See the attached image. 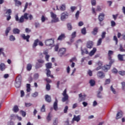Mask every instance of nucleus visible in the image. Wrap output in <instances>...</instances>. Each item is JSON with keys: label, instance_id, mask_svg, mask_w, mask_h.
Returning <instances> with one entry per match:
<instances>
[{"label": "nucleus", "instance_id": "nucleus-63", "mask_svg": "<svg viewBox=\"0 0 125 125\" xmlns=\"http://www.w3.org/2000/svg\"><path fill=\"white\" fill-rule=\"evenodd\" d=\"M110 82H111V81L109 79H106L105 82V84H109V83H110Z\"/></svg>", "mask_w": 125, "mask_h": 125}, {"label": "nucleus", "instance_id": "nucleus-28", "mask_svg": "<svg viewBox=\"0 0 125 125\" xmlns=\"http://www.w3.org/2000/svg\"><path fill=\"white\" fill-rule=\"evenodd\" d=\"M96 52V48H93V50H91L89 54V55L90 56H92L93 55H94V54Z\"/></svg>", "mask_w": 125, "mask_h": 125}, {"label": "nucleus", "instance_id": "nucleus-16", "mask_svg": "<svg viewBox=\"0 0 125 125\" xmlns=\"http://www.w3.org/2000/svg\"><path fill=\"white\" fill-rule=\"evenodd\" d=\"M103 90V87L102 86H101L99 89V91L98 92L97 94V97L98 98H102V96L100 95L101 94V91Z\"/></svg>", "mask_w": 125, "mask_h": 125}, {"label": "nucleus", "instance_id": "nucleus-61", "mask_svg": "<svg viewBox=\"0 0 125 125\" xmlns=\"http://www.w3.org/2000/svg\"><path fill=\"white\" fill-rule=\"evenodd\" d=\"M112 73H113V74H117L118 73V70H117V69L114 68L112 69Z\"/></svg>", "mask_w": 125, "mask_h": 125}, {"label": "nucleus", "instance_id": "nucleus-35", "mask_svg": "<svg viewBox=\"0 0 125 125\" xmlns=\"http://www.w3.org/2000/svg\"><path fill=\"white\" fill-rule=\"evenodd\" d=\"M51 114L50 113H49L48 114V116L46 117V120L48 122V123H49V122H50V121H51Z\"/></svg>", "mask_w": 125, "mask_h": 125}, {"label": "nucleus", "instance_id": "nucleus-57", "mask_svg": "<svg viewBox=\"0 0 125 125\" xmlns=\"http://www.w3.org/2000/svg\"><path fill=\"white\" fill-rule=\"evenodd\" d=\"M21 113L22 117H26V112H25L23 110H21Z\"/></svg>", "mask_w": 125, "mask_h": 125}, {"label": "nucleus", "instance_id": "nucleus-26", "mask_svg": "<svg viewBox=\"0 0 125 125\" xmlns=\"http://www.w3.org/2000/svg\"><path fill=\"white\" fill-rule=\"evenodd\" d=\"M124 56H125V55L118 54L117 56L118 60L119 61H124Z\"/></svg>", "mask_w": 125, "mask_h": 125}, {"label": "nucleus", "instance_id": "nucleus-38", "mask_svg": "<svg viewBox=\"0 0 125 125\" xmlns=\"http://www.w3.org/2000/svg\"><path fill=\"white\" fill-rule=\"evenodd\" d=\"M10 30H11V27H8L6 28L5 31V35L6 36H8V33L10 31Z\"/></svg>", "mask_w": 125, "mask_h": 125}, {"label": "nucleus", "instance_id": "nucleus-15", "mask_svg": "<svg viewBox=\"0 0 125 125\" xmlns=\"http://www.w3.org/2000/svg\"><path fill=\"white\" fill-rule=\"evenodd\" d=\"M66 39V36L65 35V34L62 33L58 38V41H62L63 40H65Z\"/></svg>", "mask_w": 125, "mask_h": 125}, {"label": "nucleus", "instance_id": "nucleus-32", "mask_svg": "<svg viewBox=\"0 0 125 125\" xmlns=\"http://www.w3.org/2000/svg\"><path fill=\"white\" fill-rule=\"evenodd\" d=\"M13 32L14 34H20V30H19L18 28H14L13 30Z\"/></svg>", "mask_w": 125, "mask_h": 125}, {"label": "nucleus", "instance_id": "nucleus-49", "mask_svg": "<svg viewBox=\"0 0 125 125\" xmlns=\"http://www.w3.org/2000/svg\"><path fill=\"white\" fill-rule=\"evenodd\" d=\"M59 49V45L56 44L55 45L54 50L55 51H58V50Z\"/></svg>", "mask_w": 125, "mask_h": 125}, {"label": "nucleus", "instance_id": "nucleus-37", "mask_svg": "<svg viewBox=\"0 0 125 125\" xmlns=\"http://www.w3.org/2000/svg\"><path fill=\"white\" fill-rule=\"evenodd\" d=\"M89 83L91 86H94L95 85V81L93 80H90Z\"/></svg>", "mask_w": 125, "mask_h": 125}, {"label": "nucleus", "instance_id": "nucleus-30", "mask_svg": "<svg viewBox=\"0 0 125 125\" xmlns=\"http://www.w3.org/2000/svg\"><path fill=\"white\" fill-rule=\"evenodd\" d=\"M16 82L21 83L22 82V77L21 75H19L16 79Z\"/></svg>", "mask_w": 125, "mask_h": 125}, {"label": "nucleus", "instance_id": "nucleus-9", "mask_svg": "<svg viewBox=\"0 0 125 125\" xmlns=\"http://www.w3.org/2000/svg\"><path fill=\"white\" fill-rule=\"evenodd\" d=\"M97 76L99 79H103L104 78H105V74L102 71L98 72Z\"/></svg>", "mask_w": 125, "mask_h": 125}, {"label": "nucleus", "instance_id": "nucleus-40", "mask_svg": "<svg viewBox=\"0 0 125 125\" xmlns=\"http://www.w3.org/2000/svg\"><path fill=\"white\" fill-rule=\"evenodd\" d=\"M46 71H47L46 76L48 78H49V76L51 75V71L49 69H46Z\"/></svg>", "mask_w": 125, "mask_h": 125}, {"label": "nucleus", "instance_id": "nucleus-64", "mask_svg": "<svg viewBox=\"0 0 125 125\" xmlns=\"http://www.w3.org/2000/svg\"><path fill=\"white\" fill-rule=\"evenodd\" d=\"M121 83L122 85V89L124 90V89L125 88V82H123Z\"/></svg>", "mask_w": 125, "mask_h": 125}, {"label": "nucleus", "instance_id": "nucleus-48", "mask_svg": "<svg viewBox=\"0 0 125 125\" xmlns=\"http://www.w3.org/2000/svg\"><path fill=\"white\" fill-rule=\"evenodd\" d=\"M77 61V58L76 57L72 58L71 60H70V63L73 62H76Z\"/></svg>", "mask_w": 125, "mask_h": 125}, {"label": "nucleus", "instance_id": "nucleus-42", "mask_svg": "<svg viewBox=\"0 0 125 125\" xmlns=\"http://www.w3.org/2000/svg\"><path fill=\"white\" fill-rule=\"evenodd\" d=\"M67 29L69 30V31H71L72 29H73V27H72V24L70 23H67Z\"/></svg>", "mask_w": 125, "mask_h": 125}, {"label": "nucleus", "instance_id": "nucleus-13", "mask_svg": "<svg viewBox=\"0 0 125 125\" xmlns=\"http://www.w3.org/2000/svg\"><path fill=\"white\" fill-rule=\"evenodd\" d=\"M93 46V42L92 41H88L86 43V47L87 48H92Z\"/></svg>", "mask_w": 125, "mask_h": 125}, {"label": "nucleus", "instance_id": "nucleus-46", "mask_svg": "<svg viewBox=\"0 0 125 125\" xmlns=\"http://www.w3.org/2000/svg\"><path fill=\"white\" fill-rule=\"evenodd\" d=\"M110 89L111 91H112L113 93H114V94H116V90L115 89V88L113 87V85H111L110 86Z\"/></svg>", "mask_w": 125, "mask_h": 125}, {"label": "nucleus", "instance_id": "nucleus-34", "mask_svg": "<svg viewBox=\"0 0 125 125\" xmlns=\"http://www.w3.org/2000/svg\"><path fill=\"white\" fill-rule=\"evenodd\" d=\"M15 85L17 88H19L20 86H21V83L20 82H18L17 81H16Z\"/></svg>", "mask_w": 125, "mask_h": 125}, {"label": "nucleus", "instance_id": "nucleus-1", "mask_svg": "<svg viewBox=\"0 0 125 125\" xmlns=\"http://www.w3.org/2000/svg\"><path fill=\"white\" fill-rule=\"evenodd\" d=\"M62 94L63 96L62 99V102H66L69 100V96L67 94V89H65Z\"/></svg>", "mask_w": 125, "mask_h": 125}, {"label": "nucleus", "instance_id": "nucleus-39", "mask_svg": "<svg viewBox=\"0 0 125 125\" xmlns=\"http://www.w3.org/2000/svg\"><path fill=\"white\" fill-rule=\"evenodd\" d=\"M81 33L82 35H85L86 34V29L85 27H83L81 30Z\"/></svg>", "mask_w": 125, "mask_h": 125}, {"label": "nucleus", "instance_id": "nucleus-20", "mask_svg": "<svg viewBox=\"0 0 125 125\" xmlns=\"http://www.w3.org/2000/svg\"><path fill=\"white\" fill-rule=\"evenodd\" d=\"M21 37L23 39V40H26V42H29V39H30V35H26L25 34H22Z\"/></svg>", "mask_w": 125, "mask_h": 125}, {"label": "nucleus", "instance_id": "nucleus-44", "mask_svg": "<svg viewBox=\"0 0 125 125\" xmlns=\"http://www.w3.org/2000/svg\"><path fill=\"white\" fill-rule=\"evenodd\" d=\"M38 62L40 63V64H42V65L44 63V61L42 59H39L37 60Z\"/></svg>", "mask_w": 125, "mask_h": 125}, {"label": "nucleus", "instance_id": "nucleus-36", "mask_svg": "<svg viewBox=\"0 0 125 125\" xmlns=\"http://www.w3.org/2000/svg\"><path fill=\"white\" fill-rule=\"evenodd\" d=\"M26 69L27 71H31L32 70V64H31V63H28L27 65Z\"/></svg>", "mask_w": 125, "mask_h": 125}, {"label": "nucleus", "instance_id": "nucleus-23", "mask_svg": "<svg viewBox=\"0 0 125 125\" xmlns=\"http://www.w3.org/2000/svg\"><path fill=\"white\" fill-rule=\"evenodd\" d=\"M59 9L61 11H65L66 10V5L65 4H62L59 7Z\"/></svg>", "mask_w": 125, "mask_h": 125}, {"label": "nucleus", "instance_id": "nucleus-50", "mask_svg": "<svg viewBox=\"0 0 125 125\" xmlns=\"http://www.w3.org/2000/svg\"><path fill=\"white\" fill-rule=\"evenodd\" d=\"M120 51H121L122 52L125 51V49L123 47V45L120 44V48H119Z\"/></svg>", "mask_w": 125, "mask_h": 125}, {"label": "nucleus", "instance_id": "nucleus-8", "mask_svg": "<svg viewBox=\"0 0 125 125\" xmlns=\"http://www.w3.org/2000/svg\"><path fill=\"white\" fill-rule=\"evenodd\" d=\"M65 53H66V48H62L60 49L59 51V54L61 57H62Z\"/></svg>", "mask_w": 125, "mask_h": 125}, {"label": "nucleus", "instance_id": "nucleus-55", "mask_svg": "<svg viewBox=\"0 0 125 125\" xmlns=\"http://www.w3.org/2000/svg\"><path fill=\"white\" fill-rule=\"evenodd\" d=\"M54 125H58V119L56 118L53 122Z\"/></svg>", "mask_w": 125, "mask_h": 125}, {"label": "nucleus", "instance_id": "nucleus-59", "mask_svg": "<svg viewBox=\"0 0 125 125\" xmlns=\"http://www.w3.org/2000/svg\"><path fill=\"white\" fill-rule=\"evenodd\" d=\"M46 89L47 90H50V84L49 83H47L46 85Z\"/></svg>", "mask_w": 125, "mask_h": 125}, {"label": "nucleus", "instance_id": "nucleus-3", "mask_svg": "<svg viewBox=\"0 0 125 125\" xmlns=\"http://www.w3.org/2000/svg\"><path fill=\"white\" fill-rule=\"evenodd\" d=\"M51 14V17L53 19V20H52V22H54V23H56V22L59 21V19L57 18V16L56 14H54L53 12H50Z\"/></svg>", "mask_w": 125, "mask_h": 125}, {"label": "nucleus", "instance_id": "nucleus-47", "mask_svg": "<svg viewBox=\"0 0 125 125\" xmlns=\"http://www.w3.org/2000/svg\"><path fill=\"white\" fill-rule=\"evenodd\" d=\"M41 112H45V105L43 104L41 109Z\"/></svg>", "mask_w": 125, "mask_h": 125}, {"label": "nucleus", "instance_id": "nucleus-43", "mask_svg": "<svg viewBox=\"0 0 125 125\" xmlns=\"http://www.w3.org/2000/svg\"><path fill=\"white\" fill-rule=\"evenodd\" d=\"M15 18L17 22H18L19 23H22L20 22V19H19V17L18 16V15H16Z\"/></svg>", "mask_w": 125, "mask_h": 125}, {"label": "nucleus", "instance_id": "nucleus-58", "mask_svg": "<svg viewBox=\"0 0 125 125\" xmlns=\"http://www.w3.org/2000/svg\"><path fill=\"white\" fill-rule=\"evenodd\" d=\"M38 95H39V93H38L37 92H36L32 94V97H37V96H38Z\"/></svg>", "mask_w": 125, "mask_h": 125}, {"label": "nucleus", "instance_id": "nucleus-53", "mask_svg": "<svg viewBox=\"0 0 125 125\" xmlns=\"http://www.w3.org/2000/svg\"><path fill=\"white\" fill-rule=\"evenodd\" d=\"M108 60H110V62H109L108 65L110 66V67H111L112 66V64L113 63H114V62H115V61L114 60H112V59H111L110 60V59H108Z\"/></svg>", "mask_w": 125, "mask_h": 125}, {"label": "nucleus", "instance_id": "nucleus-21", "mask_svg": "<svg viewBox=\"0 0 125 125\" xmlns=\"http://www.w3.org/2000/svg\"><path fill=\"white\" fill-rule=\"evenodd\" d=\"M122 117H123V112L120 111L117 114L116 119V120H119V119H121Z\"/></svg>", "mask_w": 125, "mask_h": 125}, {"label": "nucleus", "instance_id": "nucleus-51", "mask_svg": "<svg viewBox=\"0 0 125 125\" xmlns=\"http://www.w3.org/2000/svg\"><path fill=\"white\" fill-rule=\"evenodd\" d=\"M119 75L121 76H125V71H120L118 72Z\"/></svg>", "mask_w": 125, "mask_h": 125}, {"label": "nucleus", "instance_id": "nucleus-12", "mask_svg": "<svg viewBox=\"0 0 125 125\" xmlns=\"http://www.w3.org/2000/svg\"><path fill=\"white\" fill-rule=\"evenodd\" d=\"M43 54H44V55H45V59L46 60V61L48 62V61H49V57H50V56L48 55V52L47 51H44L43 52Z\"/></svg>", "mask_w": 125, "mask_h": 125}, {"label": "nucleus", "instance_id": "nucleus-7", "mask_svg": "<svg viewBox=\"0 0 125 125\" xmlns=\"http://www.w3.org/2000/svg\"><path fill=\"white\" fill-rule=\"evenodd\" d=\"M69 16V15L68 14V13L66 12H63L62 13L61 16V20L62 21H64L65 19H67Z\"/></svg>", "mask_w": 125, "mask_h": 125}, {"label": "nucleus", "instance_id": "nucleus-11", "mask_svg": "<svg viewBox=\"0 0 125 125\" xmlns=\"http://www.w3.org/2000/svg\"><path fill=\"white\" fill-rule=\"evenodd\" d=\"M53 108L55 111H57V110H58V100L56 98L55 99V101L54 102L53 104Z\"/></svg>", "mask_w": 125, "mask_h": 125}, {"label": "nucleus", "instance_id": "nucleus-31", "mask_svg": "<svg viewBox=\"0 0 125 125\" xmlns=\"http://www.w3.org/2000/svg\"><path fill=\"white\" fill-rule=\"evenodd\" d=\"M13 111L14 112V113H17V112L19 111V108H18V106L15 105L13 108Z\"/></svg>", "mask_w": 125, "mask_h": 125}, {"label": "nucleus", "instance_id": "nucleus-56", "mask_svg": "<svg viewBox=\"0 0 125 125\" xmlns=\"http://www.w3.org/2000/svg\"><path fill=\"white\" fill-rule=\"evenodd\" d=\"M102 39H104L105 37H106V32L104 31L102 34Z\"/></svg>", "mask_w": 125, "mask_h": 125}, {"label": "nucleus", "instance_id": "nucleus-33", "mask_svg": "<svg viewBox=\"0 0 125 125\" xmlns=\"http://www.w3.org/2000/svg\"><path fill=\"white\" fill-rule=\"evenodd\" d=\"M42 63H40V62H37L35 68L36 69H39L40 68H42Z\"/></svg>", "mask_w": 125, "mask_h": 125}, {"label": "nucleus", "instance_id": "nucleus-27", "mask_svg": "<svg viewBox=\"0 0 125 125\" xmlns=\"http://www.w3.org/2000/svg\"><path fill=\"white\" fill-rule=\"evenodd\" d=\"M46 69H51L52 68V63L51 62H47L45 64Z\"/></svg>", "mask_w": 125, "mask_h": 125}, {"label": "nucleus", "instance_id": "nucleus-2", "mask_svg": "<svg viewBox=\"0 0 125 125\" xmlns=\"http://www.w3.org/2000/svg\"><path fill=\"white\" fill-rule=\"evenodd\" d=\"M54 44V38L47 39L45 41V44L47 46H51Z\"/></svg>", "mask_w": 125, "mask_h": 125}, {"label": "nucleus", "instance_id": "nucleus-25", "mask_svg": "<svg viewBox=\"0 0 125 125\" xmlns=\"http://www.w3.org/2000/svg\"><path fill=\"white\" fill-rule=\"evenodd\" d=\"M114 54V51L112 50H109L108 52V59L111 60L112 59V55Z\"/></svg>", "mask_w": 125, "mask_h": 125}, {"label": "nucleus", "instance_id": "nucleus-41", "mask_svg": "<svg viewBox=\"0 0 125 125\" xmlns=\"http://www.w3.org/2000/svg\"><path fill=\"white\" fill-rule=\"evenodd\" d=\"M102 38H100L98 42H97V45L98 46H99V45H101V43H102Z\"/></svg>", "mask_w": 125, "mask_h": 125}, {"label": "nucleus", "instance_id": "nucleus-19", "mask_svg": "<svg viewBox=\"0 0 125 125\" xmlns=\"http://www.w3.org/2000/svg\"><path fill=\"white\" fill-rule=\"evenodd\" d=\"M97 33H98V27H96L93 29V31L91 32V34L94 35V36H96Z\"/></svg>", "mask_w": 125, "mask_h": 125}, {"label": "nucleus", "instance_id": "nucleus-24", "mask_svg": "<svg viewBox=\"0 0 125 125\" xmlns=\"http://www.w3.org/2000/svg\"><path fill=\"white\" fill-rule=\"evenodd\" d=\"M110 68H111V66L108 64H106L103 67V69L104 71H105V72H107L108 70H110Z\"/></svg>", "mask_w": 125, "mask_h": 125}, {"label": "nucleus", "instance_id": "nucleus-22", "mask_svg": "<svg viewBox=\"0 0 125 125\" xmlns=\"http://www.w3.org/2000/svg\"><path fill=\"white\" fill-rule=\"evenodd\" d=\"M5 64L2 62L0 64V70L1 71H4L5 70Z\"/></svg>", "mask_w": 125, "mask_h": 125}, {"label": "nucleus", "instance_id": "nucleus-45", "mask_svg": "<svg viewBox=\"0 0 125 125\" xmlns=\"http://www.w3.org/2000/svg\"><path fill=\"white\" fill-rule=\"evenodd\" d=\"M77 34V32L76 31H74L72 34H71V39H75L76 38V35Z\"/></svg>", "mask_w": 125, "mask_h": 125}, {"label": "nucleus", "instance_id": "nucleus-4", "mask_svg": "<svg viewBox=\"0 0 125 125\" xmlns=\"http://www.w3.org/2000/svg\"><path fill=\"white\" fill-rule=\"evenodd\" d=\"M38 43H39V45L40 46H43V43L42 41H39V39H36L35 40L33 44V48H36V47L38 46Z\"/></svg>", "mask_w": 125, "mask_h": 125}, {"label": "nucleus", "instance_id": "nucleus-14", "mask_svg": "<svg viewBox=\"0 0 125 125\" xmlns=\"http://www.w3.org/2000/svg\"><path fill=\"white\" fill-rule=\"evenodd\" d=\"M72 121H73V122H74V121L77 122V123L79 122H80V121H81V116L78 115V116H76V115H74V117H73V119H72Z\"/></svg>", "mask_w": 125, "mask_h": 125}, {"label": "nucleus", "instance_id": "nucleus-5", "mask_svg": "<svg viewBox=\"0 0 125 125\" xmlns=\"http://www.w3.org/2000/svg\"><path fill=\"white\" fill-rule=\"evenodd\" d=\"M28 13H25L23 15L21 16V17L20 18V22H23L24 21V19H25L26 20H28L29 19V18L28 17Z\"/></svg>", "mask_w": 125, "mask_h": 125}, {"label": "nucleus", "instance_id": "nucleus-6", "mask_svg": "<svg viewBox=\"0 0 125 125\" xmlns=\"http://www.w3.org/2000/svg\"><path fill=\"white\" fill-rule=\"evenodd\" d=\"M104 17L105 15L104 13H100L98 16V19L101 26H103V24H102L101 22L104 20Z\"/></svg>", "mask_w": 125, "mask_h": 125}, {"label": "nucleus", "instance_id": "nucleus-18", "mask_svg": "<svg viewBox=\"0 0 125 125\" xmlns=\"http://www.w3.org/2000/svg\"><path fill=\"white\" fill-rule=\"evenodd\" d=\"M79 98H80V100H79V101L82 102V101H84V100H85V97L86 95H83L82 93L80 94L79 95Z\"/></svg>", "mask_w": 125, "mask_h": 125}, {"label": "nucleus", "instance_id": "nucleus-17", "mask_svg": "<svg viewBox=\"0 0 125 125\" xmlns=\"http://www.w3.org/2000/svg\"><path fill=\"white\" fill-rule=\"evenodd\" d=\"M45 100L46 102H48V103H50V102H51V97L48 95H45Z\"/></svg>", "mask_w": 125, "mask_h": 125}, {"label": "nucleus", "instance_id": "nucleus-62", "mask_svg": "<svg viewBox=\"0 0 125 125\" xmlns=\"http://www.w3.org/2000/svg\"><path fill=\"white\" fill-rule=\"evenodd\" d=\"M111 24L112 27H115L116 26V22L114 21H111Z\"/></svg>", "mask_w": 125, "mask_h": 125}, {"label": "nucleus", "instance_id": "nucleus-54", "mask_svg": "<svg viewBox=\"0 0 125 125\" xmlns=\"http://www.w3.org/2000/svg\"><path fill=\"white\" fill-rule=\"evenodd\" d=\"M91 4L93 6L96 5V0H91Z\"/></svg>", "mask_w": 125, "mask_h": 125}, {"label": "nucleus", "instance_id": "nucleus-52", "mask_svg": "<svg viewBox=\"0 0 125 125\" xmlns=\"http://www.w3.org/2000/svg\"><path fill=\"white\" fill-rule=\"evenodd\" d=\"M113 40L115 42V44H118V38H117V36H114L113 37Z\"/></svg>", "mask_w": 125, "mask_h": 125}, {"label": "nucleus", "instance_id": "nucleus-29", "mask_svg": "<svg viewBox=\"0 0 125 125\" xmlns=\"http://www.w3.org/2000/svg\"><path fill=\"white\" fill-rule=\"evenodd\" d=\"M28 5H29V6H31V5H32V3L30 2L29 3H28V2H26L25 3L23 12H25V11H26V10H27V8H28Z\"/></svg>", "mask_w": 125, "mask_h": 125}, {"label": "nucleus", "instance_id": "nucleus-10", "mask_svg": "<svg viewBox=\"0 0 125 125\" xmlns=\"http://www.w3.org/2000/svg\"><path fill=\"white\" fill-rule=\"evenodd\" d=\"M8 14V16H7V21H9V20H10V19H11V16H10V15L11 14V13H12V11H11V9H9L8 10H6V14Z\"/></svg>", "mask_w": 125, "mask_h": 125}, {"label": "nucleus", "instance_id": "nucleus-60", "mask_svg": "<svg viewBox=\"0 0 125 125\" xmlns=\"http://www.w3.org/2000/svg\"><path fill=\"white\" fill-rule=\"evenodd\" d=\"M10 41H15V37L13 36V35H11V36H10Z\"/></svg>", "mask_w": 125, "mask_h": 125}]
</instances>
